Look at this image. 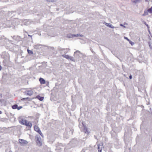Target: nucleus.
Listing matches in <instances>:
<instances>
[{
    "label": "nucleus",
    "mask_w": 152,
    "mask_h": 152,
    "mask_svg": "<svg viewBox=\"0 0 152 152\" xmlns=\"http://www.w3.org/2000/svg\"><path fill=\"white\" fill-rule=\"evenodd\" d=\"M35 140L37 145L39 146H41L42 141L40 136L39 135H36L35 136Z\"/></svg>",
    "instance_id": "nucleus-1"
},
{
    "label": "nucleus",
    "mask_w": 152,
    "mask_h": 152,
    "mask_svg": "<svg viewBox=\"0 0 152 152\" xmlns=\"http://www.w3.org/2000/svg\"><path fill=\"white\" fill-rule=\"evenodd\" d=\"M62 56V57H64V58L68 60H70L74 62H75V60L74 59V58L72 56H71L68 55H66L65 54L63 55Z\"/></svg>",
    "instance_id": "nucleus-2"
},
{
    "label": "nucleus",
    "mask_w": 152,
    "mask_h": 152,
    "mask_svg": "<svg viewBox=\"0 0 152 152\" xmlns=\"http://www.w3.org/2000/svg\"><path fill=\"white\" fill-rule=\"evenodd\" d=\"M19 142L20 145L23 146L25 145L28 143V142L26 140L22 139H19Z\"/></svg>",
    "instance_id": "nucleus-3"
},
{
    "label": "nucleus",
    "mask_w": 152,
    "mask_h": 152,
    "mask_svg": "<svg viewBox=\"0 0 152 152\" xmlns=\"http://www.w3.org/2000/svg\"><path fill=\"white\" fill-rule=\"evenodd\" d=\"M34 128L35 131L37 132L42 137L43 136V134L38 126H34Z\"/></svg>",
    "instance_id": "nucleus-4"
},
{
    "label": "nucleus",
    "mask_w": 152,
    "mask_h": 152,
    "mask_svg": "<svg viewBox=\"0 0 152 152\" xmlns=\"http://www.w3.org/2000/svg\"><path fill=\"white\" fill-rule=\"evenodd\" d=\"M74 55L76 56V57L77 58H79L81 56L82 54L80 51L77 50L74 52Z\"/></svg>",
    "instance_id": "nucleus-5"
},
{
    "label": "nucleus",
    "mask_w": 152,
    "mask_h": 152,
    "mask_svg": "<svg viewBox=\"0 0 152 152\" xmlns=\"http://www.w3.org/2000/svg\"><path fill=\"white\" fill-rule=\"evenodd\" d=\"M70 49L69 48L66 49H61L60 50L61 51V53H67L68 51H69Z\"/></svg>",
    "instance_id": "nucleus-6"
},
{
    "label": "nucleus",
    "mask_w": 152,
    "mask_h": 152,
    "mask_svg": "<svg viewBox=\"0 0 152 152\" xmlns=\"http://www.w3.org/2000/svg\"><path fill=\"white\" fill-rule=\"evenodd\" d=\"M103 23L104 24H105L107 26H108L111 28H115L112 25L110 24V23H106L105 22H103Z\"/></svg>",
    "instance_id": "nucleus-7"
},
{
    "label": "nucleus",
    "mask_w": 152,
    "mask_h": 152,
    "mask_svg": "<svg viewBox=\"0 0 152 152\" xmlns=\"http://www.w3.org/2000/svg\"><path fill=\"white\" fill-rule=\"evenodd\" d=\"M97 145H98V152H101V151L102 150V148H103L102 144V143L101 145L100 144H98Z\"/></svg>",
    "instance_id": "nucleus-8"
},
{
    "label": "nucleus",
    "mask_w": 152,
    "mask_h": 152,
    "mask_svg": "<svg viewBox=\"0 0 152 152\" xmlns=\"http://www.w3.org/2000/svg\"><path fill=\"white\" fill-rule=\"evenodd\" d=\"M25 93L26 94H27L29 96H31L33 94V92L31 90L27 91H25Z\"/></svg>",
    "instance_id": "nucleus-9"
},
{
    "label": "nucleus",
    "mask_w": 152,
    "mask_h": 152,
    "mask_svg": "<svg viewBox=\"0 0 152 152\" xmlns=\"http://www.w3.org/2000/svg\"><path fill=\"white\" fill-rule=\"evenodd\" d=\"M42 46L41 45H34V49H39L41 48Z\"/></svg>",
    "instance_id": "nucleus-10"
},
{
    "label": "nucleus",
    "mask_w": 152,
    "mask_h": 152,
    "mask_svg": "<svg viewBox=\"0 0 152 152\" xmlns=\"http://www.w3.org/2000/svg\"><path fill=\"white\" fill-rule=\"evenodd\" d=\"M39 81L41 84H45V80L42 78H39Z\"/></svg>",
    "instance_id": "nucleus-11"
},
{
    "label": "nucleus",
    "mask_w": 152,
    "mask_h": 152,
    "mask_svg": "<svg viewBox=\"0 0 152 152\" xmlns=\"http://www.w3.org/2000/svg\"><path fill=\"white\" fill-rule=\"evenodd\" d=\"M25 125L27 126H28L30 127H31L32 126V125L31 123V122L27 121V122H26V124H25Z\"/></svg>",
    "instance_id": "nucleus-12"
},
{
    "label": "nucleus",
    "mask_w": 152,
    "mask_h": 152,
    "mask_svg": "<svg viewBox=\"0 0 152 152\" xmlns=\"http://www.w3.org/2000/svg\"><path fill=\"white\" fill-rule=\"evenodd\" d=\"M32 21H31L30 20H28L26 21L24 23L25 25H29L32 22Z\"/></svg>",
    "instance_id": "nucleus-13"
},
{
    "label": "nucleus",
    "mask_w": 152,
    "mask_h": 152,
    "mask_svg": "<svg viewBox=\"0 0 152 152\" xmlns=\"http://www.w3.org/2000/svg\"><path fill=\"white\" fill-rule=\"evenodd\" d=\"M27 121L26 120H22L21 121H20V122L22 124L25 125L26 124Z\"/></svg>",
    "instance_id": "nucleus-14"
},
{
    "label": "nucleus",
    "mask_w": 152,
    "mask_h": 152,
    "mask_svg": "<svg viewBox=\"0 0 152 152\" xmlns=\"http://www.w3.org/2000/svg\"><path fill=\"white\" fill-rule=\"evenodd\" d=\"M141 1V0H133L132 2L135 4L140 3Z\"/></svg>",
    "instance_id": "nucleus-15"
},
{
    "label": "nucleus",
    "mask_w": 152,
    "mask_h": 152,
    "mask_svg": "<svg viewBox=\"0 0 152 152\" xmlns=\"http://www.w3.org/2000/svg\"><path fill=\"white\" fill-rule=\"evenodd\" d=\"M37 98L39 99L40 101H42L44 99V97H41L39 96H37Z\"/></svg>",
    "instance_id": "nucleus-16"
},
{
    "label": "nucleus",
    "mask_w": 152,
    "mask_h": 152,
    "mask_svg": "<svg viewBox=\"0 0 152 152\" xmlns=\"http://www.w3.org/2000/svg\"><path fill=\"white\" fill-rule=\"evenodd\" d=\"M83 37V35H81L80 34H73V37Z\"/></svg>",
    "instance_id": "nucleus-17"
},
{
    "label": "nucleus",
    "mask_w": 152,
    "mask_h": 152,
    "mask_svg": "<svg viewBox=\"0 0 152 152\" xmlns=\"http://www.w3.org/2000/svg\"><path fill=\"white\" fill-rule=\"evenodd\" d=\"M149 13L148 12L147 10H145L144 11V13L143 14V16H146L148 15L149 14Z\"/></svg>",
    "instance_id": "nucleus-18"
},
{
    "label": "nucleus",
    "mask_w": 152,
    "mask_h": 152,
    "mask_svg": "<svg viewBox=\"0 0 152 152\" xmlns=\"http://www.w3.org/2000/svg\"><path fill=\"white\" fill-rule=\"evenodd\" d=\"M147 10L149 13L151 14L152 13V7L151 8L148 9Z\"/></svg>",
    "instance_id": "nucleus-19"
},
{
    "label": "nucleus",
    "mask_w": 152,
    "mask_h": 152,
    "mask_svg": "<svg viewBox=\"0 0 152 152\" xmlns=\"http://www.w3.org/2000/svg\"><path fill=\"white\" fill-rule=\"evenodd\" d=\"M73 34H67V37L68 38H69L74 37H73Z\"/></svg>",
    "instance_id": "nucleus-20"
},
{
    "label": "nucleus",
    "mask_w": 152,
    "mask_h": 152,
    "mask_svg": "<svg viewBox=\"0 0 152 152\" xmlns=\"http://www.w3.org/2000/svg\"><path fill=\"white\" fill-rule=\"evenodd\" d=\"M12 108L13 109H18V106L17 104H15L12 106Z\"/></svg>",
    "instance_id": "nucleus-21"
},
{
    "label": "nucleus",
    "mask_w": 152,
    "mask_h": 152,
    "mask_svg": "<svg viewBox=\"0 0 152 152\" xmlns=\"http://www.w3.org/2000/svg\"><path fill=\"white\" fill-rule=\"evenodd\" d=\"M27 51H28V53L29 54H32L33 53V51L31 50L28 49Z\"/></svg>",
    "instance_id": "nucleus-22"
},
{
    "label": "nucleus",
    "mask_w": 152,
    "mask_h": 152,
    "mask_svg": "<svg viewBox=\"0 0 152 152\" xmlns=\"http://www.w3.org/2000/svg\"><path fill=\"white\" fill-rule=\"evenodd\" d=\"M129 42L130 44H131L132 45L134 44V43L133 42H132V41L129 40Z\"/></svg>",
    "instance_id": "nucleus-23"
},
{
    "label": "nucleus",
    "mask_w": 152,
    "mask_h": 152,
    "mask_svg": "<svg viewBox=\"0 0 152 152\" xmlns=\"http://www.w3.org/2000/svg\"><path fill=\"white\" fill-rule=\"evenodd\" d=\"M85 132L86 133H88V131L86 128L85 129Z\"/></svg>",
    "instance_id": "nucleus-24"
},
{
    "label": "nucleus",
    "mask_w": 152,
    "mask_h": 152,
    "mask_svg": "<svg viewBox=\"0 0 152 152\" xmlns=\"http://www.w3.org/2000/svg\"><path fill=\"white\" fill-rule=\"evenodd\" d=\"M144 23L146 26L148 28V29L149 28V26L148 24H147L145 22H144Z\"/></svg>",
    "instance_id": "nucleus-25"
},
{
    "label": "nucleus",
    "mask_w": 152,
    "mask_h": 152,
    "mask_svg": "<svg viewBox=\"0 0 152 152\" xmlns=\"http://www.w3.org/2000/svg\"><path fill=\"white\" fill-rule=\"evenodd\" d=\"M124 38L125 39H126L127 41H129V39L127 37H124Z\"/></svg>",
    "instance_id": "nucleus-26"
},
{
    "label": "nucleus",
    "mask_w": 152,
    "mask_h": 152,
    "mask_svg": "<svg viewBox=\"0 0 152 152\" xmlns=\"http://www.w3.org/2000/svg\"><path fill=\"white\" fill-rule=\"evenodd\" d=\"M120 26H123V27H124V28H126V26H124L122 24H120Z\"/></svg>",
    "instance_id": "nucleus-27"
},
{
    "label": "nucleus",
    "mask_w": 152,
    "mask_h": 152,
    "mask_svg": "<svg viewBox=\"0 0 152 152\" xmlns=\"http://www.w3.org/2000/svg\"><path fill=\"white\" fill-rule=\"evenodd\" d=\"M22 108V106H20L19 107H18V110H19L21 108Z\"/></svg>",
    "instance_id": "nucleus-28"
},
{
    "label": "nucleus",
    "mask_w": 152,
    "mask_h": 152,
    "mask_svg": "<svg viewBox=\"0 0 152 152\" xmlns=\"http://www.w3.org/2000/svg\"><path fill=\"white\" fill-rule=\"evenodd\" d=\"M129 78H130V79H132V76L131 75H130V76H129Z\"/></svg>",
    "instance_id": "nucleus-29"
},
{
    "label": "nucleus",
    "mask_w": 152,
    "mask_h": 152,
    "mask_svg": "<svg viewBox=\"0 0 152 152\" xmlns=\"http://www.w3.org/2000/svg\"><path fill=\"white\" fill-rule=\"evenodd\" d=\"M2 67L0 65V71L1 70Z\"/></svg>",
    "instance_id": "nucleus-30"
},
{
    "label": "nucleus",
    "mask_w": 152,
    "mask_h": 152,
    "mask_svg": "<svg viewBox=\"0 0 152 152\" xmlns=\"http://www.w3.org/2000/svg\"><path fill=\"white\" fill-rule=\"evenodd\" d=\"M2 113V112L1 111H0V114H1Z\"/></svg>",
    "instance_id": "nucleus-31"
},
{
    "label": "nucleus",
    "mask_w": 152,
    "mask_h": 152,
    "mask_svg": "<svg viewBox=\"0 0 152 152\" xmlns=\"http://www.w3.org/2000/svg\"><path fill=\"white\" fill-rule=\"evenodd\" d=\"M26 99V98H23L22 99V100H24V99Z\"/></svg>",
    "instance_id": "nucleus-32"
},
{
    "label": "nucleus",
    "mask_w": 152,
    "mask_h": 152,
    "mask_svg": "<svg viewBox=\"0 0 152 152\" xmlns=\"http://www.w3.org/2000/svg\"><path fill=\"white\" fill-rule=\"evenodd\" d=\"M9 152H12V151H9Z\"/></svg>",
    "instance_id": "nucleus-33"
},
{
    "label": "nucleus",
    "mask_w": 152,
    "mask_h": 152,
    "mask_svg": "<svg viewBox=\"0 0 152 152\" xmlns=\"http://www.w3.org/2000/svg\"><path fill=\"white\" fill-rule=\"evenodd\" d=\"M28 36H30V37L31 36H30V35H28Z\"/></svg>",
    "instance_id": "nucleus-34"
},
{
    "label": "nucleus",
    "mask_w": 152,
    "mask_h": 152,
    "mask_svg": "<svg viewBox=\"0 0 152 152\" xmlns=\"http://www.w3.org/2000/svg\"><path fill=\"white\" fill-rule=\"evenodd\" d=\"M1 96V95H0V97Z\"/></svg>",
    "instance_id": "nucleus-35"
},
{
    "label": "nucleus",
    "mask_w": 152,
    "mask_h": 152,
    "mask_svg": "<svg viewBox=\"0 0 152 152\" xmlns=\"http://www.w3.org/2000/svg\"><path fill=\"white\" fill-rule=\"evenodd\" d=\"M151 140L152 141V139Z\"/></svg>",
    "instance_id": "nucleus-36"
}]
</instances>
